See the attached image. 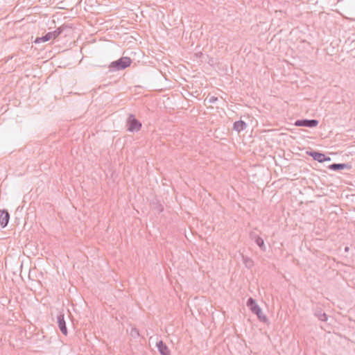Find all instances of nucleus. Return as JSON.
Segmentation results:
<instances>
[{
    "label": "nucleus",
    "instance_id": "nucleus-1",
    "mask_svg": "<svg viewBox=\"0 0 355 355\" xmlns=\"http://www.w3.org/2000/svg\"><path fill=\"white\" fill-rule=\"evenodd\" d=\"M132 60L128 57H122L119 60L112 62L110 68L112 71H119L127 68L130 65Z\"/></svg>",
    "mask_w": 355,
    "mask_h": 355
},
{
    "label": "nucleus",
    "instance_id": "nucleus-2",
    "mask_svg": "<svg viewBox=\"0 0 355 355\" xmlns=\"http://www.w3.org/2000/svg\"><path fill=\"white\" fill-rule=\"evenodd\" d=\"M128 130L132 132H138L141 128V123L135 115L130 114L127 119Z\"/></svg>",
    "mask_w": 355,
    "mask_h": 355
},
{
    "label": "nucleus",
    "instance_id": "nucleus-3",
    "mask_svg": "<svg viewBox=\"0 0 355 355\" xmlns=\"http://www.w3.org/2000/svg\"><path fill=\"white\" fill-rule=\"evenodd\" d=\"M327 230V223L323 219H317L313 223V232L316 235H322L323 232H325Z\"/></svg>",
    "mask_w": 355,
    "mask_h": 355
},
{
    "label": "nucleus",
    "instance_id": "nucleus-4",
    "mask_svg": "<svg viewBox=\"0 0 355 355\" xmlns=\"http://www.w3.org/2000/svg\"><path fill=\"white\" fill-rule=\"evenodd\" d=\"M57 322L60 331L65 336L67 335V328L66 326V322L64 318V314L62 313H60L57 316Z\"/></svg>",
    "mask_w": 355,
    "mask_h": 355
},
{
    "label": "nucleus",
    "instance_id": "nucleus-5",
    "mask_svg": "<svg viewBox=\"0 0 355 355\" xmlns=\"http://www.w3.org/2000/svg\"><path fill=\"white\" fill-rule=\"evenodd\" d=\"M247 306L249 307V309L253 313H261V309L259 307V306L257 304L256 301L253 298L250 297L248 300Z\"/></svg>",
    "mask_w": 355,
    "mask_h": 355
},
{
    "label": "nucleus",
    "instance_id": "nucleus-6",
    "mask_svg": "<svg viewBox=\"0 0 355 355\" xmlns=\"http://www.w3.org/2000/svg\"><path fill=\"white\" fill-rule=\"evenodd\" d=\"M312 159L320 163L331 161L330 157L318 151H312Z\"/></svg>",
    "mask_w": 355,
    "mask_h": 355
},
{
    "label": "nucleus",
    "instance_id": "nucleus-7",
    "mask_svg": "<svg viewBox=\"0 0 355 355\" xmlns=\"http://www.w3.org/2000/svg\"><path fill=\"white\" fill-rule=\"evenodd\" d=\"M328 168L331 170V171H340V170H343V169H351L352 168V166L349 164H345V163H334L332 164H330L328 166Z\"/></svg>",
    "mask_w": 355,
    "mask_h": 355
},
{
    "label": "nucleus",
    "instance_id": "nucleus-8",
    "mask_svg": "<svg viewBox=\"0 0 355 355\" xmlns=\"http://www.w3.org/2000/svg\"><path fill=\"white\" fill-rule=\"evenodd\" d=\"M250 237L252 240L254 241L256 244L261 248V250L266 251L264 241L261 237L256 234L254 232H250Z\"/></svg>",
    "mask_w": 355,
    "mask_h": 355
},
{
    "label": "nucleus",
    "instance_id": "nucleus-9",
    "mask_svg": "<svg viewBox=\"0 0 355 355\" xmlns=\"http://www.w3.org/2000/svg\"><path fill=\"white\" fill-rule=\"evenodd\" d=\"M10 219V214L7 210H0V225L2 227L7 226Z\"/></svg>",
    "mask_w": 355,
    "mask_h": 355
},
{
    "label": "nucleus",
    "instance_id": "nucleus-10",
    "mask_svg": "<svg viewBox=\"0 0 355 355\" xmlns=\"http://www.w3.org/2000/svg\"><path fill=\"white\" fill-rule=\"evenodd\" d=\"M156 345L161 355H171L168 347L162 340L157 342Z\"/></svg>",
    "mask_w": 355,
    "mask_h": 355
},
{
    "label": "nucleus",
    "instance_id": "nucleus-11",
    "mask_svg": "<svg viewBox=\"0 0 355 355\" xmlns=\"http://www.w3.org/2000/svg\"><path fill=\"white\" fill-rule=\"evenodd\" d=\"M247 127V124L242 120L237 121L234 123L233 128L237 132H241L245 130Z\"/></svg>",
    "mask_w": 355,
    "mask_h": 355
},
{
    "label": "nucleus",
    "instance_id": "nucleus-12",
    "mask_svg": "<svg viewBox=\"0 0 355 355\" xmlns=\"http://www.w3.org/2000/svg\"><path fill=\"white\" fill-rule=\"evenodd\" d=\"M295 125L297 126H304V127L311 128V119L297 120L295 122Z\"/></svg>",
    "mask_w": 355,
    "mask_h": 355
},
{
    "label": "nucleus",
    "instance_id": "nucleus-13",
    "mask_svg": "<svg viewBox=\"0 0 355 355\" xmlns=\"http://www.w3.org/2000/svg\"><path fill=\"white\" fill-rule=\"evenodd\" d=\"M52 34L50 32L46 33L44 35L40 37H37L35 40V43H40L41 42H47L52 39Z\"/></svg>",
    "mask_w": 355,
    "mask_h": 355
},
{
    "label": "nucleus",
    "instance_id": "nucleus-14",
    "mask_svg": "<svg viewBox=\"0 0 355 355\" xmlns=\"http://www.w3.org/2000/svg\"><path fill=\"white\" fill-rule=\"evenodd\" d=\"M315 317L318 318L319 320L322 322H325L327 320V315L324 312H322V311H315L314 313Z\"/></svg>",
    "mask_w": 355,
    "mask_h": 355
},
{
    "label": "nucleus",
    "instance_id": "nucleus-15",
    "mask_svg": "<svg viewBox=\"0 0 355 355\" xmlns=\"http://www.w3.org/2000/svg\"><path fill=\"white\" fill-rule=\"evenodd\" d=\"M62 31H63V28L59 27V28H56V30H55L54 31L50 32V33L52 34L53 38H56L62 33Z\"/></svg>",
    "mask_w": 355,
    "mask_h": 355
},
{
    "label": "nucleus",
    "instance_id": "nucleus-16",
    "mask_svg": "<svg viewBox=\"0 0 355 355\" xmlns=\"http://www.w3.org/2000/svg\"><path fill=\"white\" fill-rule=\"evenodd\" d=\"M130 334L134 338L139 336V330L137 328H132Z\"/></svg>",
    "mask_w": 355,
    "mask_h": 355
},
{
    "label": "nucleus",
    "instance_id": "nucleus-17",
    "mask_svg": "<svg viewBox=\"0 0 355 355\" xmlns=\"http://www.w3.org/2000/svg\"><path fill=\"white\" fill-rule=\"evenodd\" d=\"M259 318V320L261 321V322H266L268 321V318L267 317L263 314V313L261 312V313H259V314H256Z\"/></svg>",
    "mask_w": 355,
    "mask_h": 355
},
{
    "label": "nucleus",
    "instance_id": "nucleus-18",
    "mask_svg": "<svg viewBox=\"0 0 355 355\" xmlns=\"http://www.w3.org/2000/svg\"><path fill=\"white\" fill-rule=\"evenodd\" d=\"M244 263L245 266L248 268H250L252 266V261L249 258H245L244 260Z\"/></svg>",
    "mask_w": 355,
    "mask_h": 355
},
{
    "label": "nucleus",
    "instance_id": "nucleus-19",
    "mask_svg": "<svg viewBox=\"0 0 355 355\" xmlns=\"http://www.w3.org/2000/svg\"><path fill=\"white\" fill-rule=\"evenodd\" d=\"M218 101V98L217 97H215V96H211L209 98V102L210 103H216V101Z\"/></svg>",
    "mask_w": 355,
    "mask_h": 355
},
{
    "label": "nucleus",
    "instance_id": "nucleus-20",
    "mask_svg": "<svg viewBox=\"0 0 355 355\" xmlns=\"http://www.w3.org/2000/svg\"><path fill=\"white\" fill-rule=\"evenodd\" d=\"M318 124V121L316 119H312V128L316 127Z\"/></svg>",
    "mask_w": 355,
    "mask_h": 355
},
{
    "label": "nucleus",
    "instance_id": "nucleus-21",
    "mask_svg": "<svg viewBox=\"0 0 355 355\" xmlns=\"http://www.w3.org/2000/svg\"><path fill=\"white\" fill-rule=\"evenodd\" d=\"M312 3H314V4L318 3V0H316V1L312 0Z\"/></svg>",
    "mask_w": 355,
    "mask_h": 355
},
{
    "label": "nucleus",
    "instance_id": "nucleus-22",
    "mask_svg": "<svg viewBox=\"0 0 355 355\" xmlns=\"http://www.w3.org/2000/svg\"><path fill=\"white\" fill-rule=\"evenodd\" d=\"M348 250H349V248H348V247H345V252H347Z\"/></svg>",
    "mask_w": 355,
    "mask_h": 355
},
{
    "label": "nucleus",
    "instance_id": "nucleus-23",
    "mask_svg": "<svg viewBox=\"0 0 355 355\" xmlns=\"http://www.w3.org/2000/svg\"><path fill=\"white\" fill-rule=\"evenodd\" d=\"M306 153L309 155H311V152L307 151Z\"/></svg>",
    "mask_w": 355,
    "mask_h": 355
}]
</instances>
